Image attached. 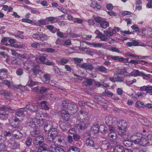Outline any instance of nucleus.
I'll list each match as a JSON object with an SVG mask.
<instances>
[{
    "mask_svg": "<svg viewBox=\"0 0 152 152\" xmlns=\"http://www.w3.org/2000/svg\"><path fill=\"white\" fill-rule=\"evenodd\" d=\"M113 77L117 81V82H122L124 81V77L123 76H121L118 74L115 73L114 74Z\"/></svg>",
    "mask_w": 152,
    "mask_h": 152,
    "instance_id": "nucleus-25",
    "label": "nucleus"
},
{
    "mask_svg": "<svg viewBox=\"0 0 152 152\" xmlns=\"http://www.w3.org/2000/svg\"><path fill=\"white\" fill-rule=\"evenodd\" d=\"M26 111L25 108H22L18 110L15 113L16 117L23 119L24 116V112Z\"/></svg>",
    "mask_w": 152,
    "mask_h": 152,
    "instance_id": "nucleus-12",
    "label": "nucleus"
},
{
    "mask_svg": "<svg viewBox=\"0 0 152 152\" xmlns=\"http://www.w3.org/2000/svg\"><path fill=\"white\" fill-rule=\"evenodd\" d=\"M90 6L93 8H96L98 9H99L101 8L100 4H98L97 2L96 1H93L91 4Z\"/></svg>",
    "mask_w": 152,
    "mask_h": 152,
    "instance_id": "nucleus-34",
    "label": "nucleus"
},
{
    "mask_svg": "<svg viewBox=\"0 0 152 152\" xmlns=\"http://www.w3.org/2000/svg\"><path fill=\"white\" fill-rule=\"evenodd\" d=\"M32 142V139L30 137H28L26 141V143L27 146H29Z\"/></svg>",
    "mask_w": 152,
    "mask_h": 152,
    "instance_id": "nucleus-64",
    "label": "nucleus"
},
{
    "mask_svg": "<svg viewBox=\"0 0 152 152\" xmlns=\"http://www.w3.org/2000/svg\"><path fill=\"white\" fill-rule=\"evenodd\" d=\"M100 26L104 29L107 28L109 26V23L105 21L104 19L100 23Z\"/></svg>",
    "mask_w": 152,
    "mask_h": 152,
    "instance_id": "nucleus-30",
    "label": "nucleus"
},
{
    "mask_svg": "<svg viewBox=\"0 0 152 152\" xmlns=\"http://www.w3.org/2000/svg\"><path fill=\"white\" fill-rule=\"evenodd\" d=\"M46 19L49 22L53 23L57 22L58 21V19L56 17H50L47 18H46Z\"/></svg>",
    "mask_w": 152,
    "mask_h": 152,
    "instance_id": "nucleus-38",
    "label": "nucleus"
},
{
    "mask_svg": "<svg viewBox=\"0 0 152 152\" xmlns=\"http://www.w3.org/2000/svg\"><path fill=\"white\" fill-rule=\"evenodd\" d=\"M0 94L4 96H7L10 95V93L7 91L0 90Z\"/></svg>",
    "mask_w": 152,
    "mask_h": 152,
    "instance_id": "nucleus-46",
    "label": "nucleus"
},
{
    "mask_svg": "<svg viewBox=\"0 0 152 152\" xmlns=\"http://www.w3.org/2000/svg\"><path fill=\"white\" fill-rule=\"evenodd\" d=\"M102 94L104 96H107L109 97H112L113 95V94L107 89L105 90L104 92L102 93Z\"/></svg>",
    "mask_w": 152,
    "mask_h": 152,
    "instance_id": "nucleus-37",
    "label": "nucleus"
},
{
    "mask_svg": "<svg viewBox=\"0 0 152 152\" xmlns=\"http://www.w3.org/2000/svg\"><path fill=\"white\" fill-rule=\"evenodd\" d=\"M26 108L31 112H36L38 110L39 107L35 103H33L31 104L26 105Z\"/></svg>",
    "mask_w": 152,
    "mask_h": 152,
    "instance_id": "nucleus-7",
    "label": "nucleus"
},
{
    "mask_svg": "<svg viewBox=\"0 0 152 152\" xmlns=\"http://www.w3.org/2000/svg\"><path fill=\"white\" fill-rule=\"evenodd\" d=\"M116 125L117 127L118 130H125L127 126V123L126 121L124 120L120 121H117L116 122Z\"/></svg>",
    "mask_w": 152,
    "mask_h": 152,
    "instance_id": "nucleus-3",
    "label": "nucleus"
},
{
    "mask_svg": "<svg viewBox=\"0 0 152 152\" xmlns=\"http://www.w3.org/2000/svg\"><path fill=\"white\" fill-rule=\"evenodd\" d=\"M36 120L34 118H28L26 121V125L27 126H30L32 128L37 127L36 126Z\"/></svg>",
    "mask_w": 152,
    "mask_h": 152,
    "instance_id": "nucleus-13",
    "label": "nucleus"
},
{
    "mask_svg": "<svg viewBox=\"0 0 152 152\" xmlns=\"http://www.w3.org/2000/svg\"><path fill=\"white\" fill-rule=\"evenodd\" d=\"M88 45L95 48H101L103 46L102 44L100 43H89Z\"/></svg>",
    "mask_w": 152,
    "mask_h": 152,
    "instance_id": "nucleus-45",
    "label": "nucleus"
},
{
    "mask_svg": "<svg viewBox=\"0 0 152 152\" xmlns=\"http://www.w3.org/2000/svg\"><path fill=\"white\" fill-rule=\"evenodd\" d=\"M58 9L64 13H67L68 10L64 8L59 6L58 7Z\"/></svg>",
    "mask_w": 152,
    "mask_h": 152,
    "instance_id": "nucleus-60",
    "label": "nucleus"
},
{
    "mask_svg": "<svg viewBox=\"0 0 152 152\" xmlns=\"http://www.w3.org/2000/svg\"><path fill=\"white\" fill-rule=\"evenodd\" d=\"M105 120L107 124H113L115 123L117 119L114 116L109 115L106 117Z\"/></svg>",
    "mask_w": 152,
    "mask_h": 152,
    "instance_id": "nucleus-14",
    "label": "nucleus"
},
{
    "mask_svg": "<svg viewBox=\"0 0 152 152\" xmlns=\"http://www.w3.org/2000/svg\"><path fill=\"white\" fill-rule=\"evenodd\" d=\"M117 144L115 145L114 149V152H123L124 150L123 146L120 145H116Z\"/></svg>",
    "mask_w": 152,
    "mask_h": 152,
    "instance_id": "nucleus-27",
    "label": "nucleus"
},
{
    "mask_svg": "<svg viewBox=\"0 0 152 152\" xmlns=\"http://www.w3.org/2000/svg\"><path fill=\"white\" fill-rule=\"evenodd\" d=\"M8 144L13 149H18L19 148L20 144L13 138H10L8 141Z\"/></svg>",
    "mask_w": 152,
    "mask_h": 152,
    "instance_id": "nucleus-4",
    "label": "nucleus"
},
{
    "mask_svg": "<svg viewBox=\"0 0 152 152\" xmlns=\"http://www.w3.org/2000/svg\"><path fill=\"white\" fill-rule=\"evenodd\" d=\"M144 140L145 139L146 143L143 144V146H145L147 144H149L152 145V135L148 134L146 137L143 138Z\"/></svg>",
    "mask_w": 152,
    "mask_h": 152,
    "instance_id": "nucleus-20",
    "label": "nucleus"
},
{
    "mask_svg": "<svg viewBox=\"0 0 152 152\" xmlns=\"http://www.w3.org/2000/svg\"><path fill=\"white\" fill-rule=\"evenodd\" d=\"M41 104L44 109L46 110H48L49 109V107H48V105L46 104V102L44 101L41 102Z\"/></svg>",
    "mask_w": 152,
    "mask_h": 152,
    "instance_id": "nucleus-52",
    "label": "nucleus"
},
{
    "mask_svg": "<svg viewBox=\"0 0 152 152\" xmlns=\"http://www.w3.org/2000/svg\"><path fill=\"white\" fill-rule=\"evenodd\" d=\"M132 141L135 144H139L143 146V144L146 143L145 139L144 140L142 135L139 133H135L131 136Z\"/></svg>",
    "mask_w": 152,
    "mask_h": 152,
    "instance_id": "nucleus-1",
    "label": "nucleus"
},
{
    "mask_svg": "<svg viewBox=\"0 0 152 152\" xmlns=\"http://www.w3.org/2000/svg\"><path fill=\"white\" fill-rule=\"evenodd\" d=\"M36 125H38L39 126L42 125L43 123V121L42 118H40V119L36 120Z\"/></svg>",
    "mask_w": 152,
    "mask_h": 152,
    "instance_id": "nucleus-53",
    "label": "nucleus"
},
{
    "mask_svg": "<svg viewBox=\"0 0 152 152\" xmlns=\"http://www.w3.org/2000/svg\"><path fill=\"white\" fill-rule=\"evenodd\" d=\"M49 150L51 152H65L63 148L59 147H56L54 145L50 146Z\"/></svg>",
    "mask_w": 152,
    "mask_h": 152,
    "instance_id": "nucleus-10",
    "label": "nucleus"
},
{
    "mask_svg": "<svg viewBox=\"0 0 152 152\" xmlns=\"http://www.w3.org/2000/svg\"><path fill=\"white\" fill-rule=\"evenodd\" d=\"M75 126L78 129L81 130L85 129L86 125L84 123L82 124H77L75 125Z\"/></svg>",
    "mask_w": 152,
    "mask_h": 152,
    "instance_id": "nucleus-54",
    "label": "nucleus"
},
{
    "mask_svg": "<svg viewBox=\"0 0 152 152\" xmlns=\"http://www.w3.org/2000/svg\"><path fill=\"white\" fill-rule=\"evenodd\" d=\"M49 37V36L45 34H41L39 40L42 41H46L48 39Z\"/></svg>",
    "mask_w": 152,
    "mask_h": 152,
    "instance_id": "nucleus-43",
    "label": "nucleus"
},
{
    "mask_svg": "<svg viewBox=\"0 0 152 152\" xmlns=\"http://www.w3.org/2000/svg\"><path fill=\"white\" fill-rule=\"evenodd\" d=\"M99 131L102 134H105L108 131L107 128L104 125H100L99 126Z\"/></svg>",
    "mask_w": 152,
    "mask_h": 152,
    "instance_id": "nucleus-24",
    "label": "nucleus"
},
{
    "mask_svg": "<svg viewBox=\"0 0 152 152\" xmlns=\"http://www.w3.org/2000/svg\"><path fill=\"white\" fill-rule=\"evenodd\" d=\"M133 71L134 77L145 76L148 78L150 77V75L145 74L143 72H140L138 69H134Z\"/></svg>",
    "mask_w": 152,
    "mask_h": 152,
    "instance_id": "nucleus-11",
    "label": "nucleus"
},
{
    "mask_svg": "<svg viewBox=\"0 0 152 152\" xmlns=\"http://www.w3.org/2000/svg\"><path fill=\"white\" fill-rule=\"evenodd\" d=\"M63 141V137L60 136L58 135L56 137L54 140H52L54 143L58 146H62V143Z\"/></svg>",
    "mask_w": 152,
    "mask_h": 152,
    "instance_id": "nucleus-16",
    "label": "nucleus"
},
{
    "mask_svg": "<svg viewBox=\"0 0 152 152\" xmlns=\"http://www.w3.org/2000/svg\"><path fill=\"white\" fill-rule=\"evenodd\" d=\"M44 141L43 137L41 135H39L34 139L33 143L35 146L38 147L43 143Z\"/></svg>",
    "mask_w": 152,
    "mask_h": 152,
    "instance_id": "nucleus-2",
    "label": "nucleus"
},
{
    "mask_svg": "<svg viewBox=\"0 0 152 152\" xmlns=\"http://www.w3.org/2000/svg\"><path fill=\"white\" fill-rule=\"evenodd\" d=\"M3 110H2L0 112V119L1 120H6L8 118V115L6 113V112H4V111L7 110V108L5 107H3Z\"/></svg>",
    "mask_w": 152,
    "mask_h": 152,
    "instance_id": "nucleus-18",
    "label": "nucleus"
},
{
    "mask_svg": "<svg viewBox=\"0 0 152 152\" xmlns=\"http://www.w3.org/2000/svg\"><path fill=\"white\" fill-rule=\"evenodd\" d=\"M49 148H47V145L46 144L42 145L38 149V152H41L42 151L49 150Z\"/></svg>",
    "mask_w": 152,
    "mask_h": 152,
    "instance_id": "nucleus-36",
    "label": "nucleus"
},
{
    "mask_svg": "<svg viewBox=\"0 0 152 152\" xmlns=\"http://www.w3.org/2000/svg\"><path fill=\"white\" fill-rule=\"evenodd\" d=\"M86 144L88 146L90 147L94 148V142L92 138L89 137L87 138L86 140Z\"/></svg>",
    "mask_w": 152,
    "mask_h": 152,
    "instance_id": "nucleus-22",
    "label": "nucleus"
},
{
    "mask_svg": "<svg viewBox=\"0 0 152 152\" xmlns=\"http://www.w3.org/2000/svg\"><path fill=\"white\" fill-rule=\"evenodd\" d=\"M40 71L39 65L38 64H36L30 70L29 73L36 76Z\"/></svg>",
    "mask_w": 152,
    "mask_h": 152,
    "instance_id": "nucleus-9",
    "label": "nucleus"
},
{
    "mask_svg": "<svg viewBox=\"0 0 152 152\" xmlns=\"http://www.w3.org/2000/svg\"><path fill=\"white\" fill-rule=\"evenodd\" d=\"M110 28H109L108 30H107V31H106L105 32L106 34H107V35L109 34L111 36H112L114 34H115L116 33V31H118L120 30V28H119L117 27H115L112 30V31H111L110 30Z\"/></svg>",
    "mask_w": 152,
    "mask_h": 152,
    "instance_id": "nucleus-23",
    "label": "nucleus"
},
{
    "mask_svg": "<svg viewBox=\"0 0 152 152\" xmlns=\"http://www.w3.org/2000/svg\"><path fill=\"white\" fill-rule=\"evenodd\" d=\"M116 144L117 142L115 141L112 142L110 143L104 142L103 143V147L105 150H107L110 148L111 147H114Z\"/></svg>",
    "mask_w": 152,
    "mask_h": 152,
    "instance_id": "nucleus-15",
    "label": "nucleus"
},
{
    "mask_svg": "<svg viewBox=\"0 0 152 152\" xmlns=\"http://www.w3.org/2000/svg\"><path fill=\"white\" fill-rule=\"evenodd\" d=\"M70 101L68 100H65L63 101L62 102V105L64 108L65 109H68V106L70 102Z\"/></svg>",
    "mask_w": 152,
    "mask_h": 152,
    "instance_id": "nucleus-44",
    "label": "nucleus"
},
{
    "mask_svg": "<svg viewBox=\"0 0 152 152\" xmlns=\"http://www.w3.org/2000/svg\"><path fill=\"white\" fill-rule=\"evenodd\" d=\"M43 81L45 83L49 84L50 83L51 76L48 74H44L43 75Z\"/></svg>",
    "mask_w": 152,
    "mask_h": 152,
    "instance_id": "nucleus-26",
    "label": "nucleus"
},
{
    "mask_svg": "<svg viewBox=\"0 0 152 152\" xmlns=\"http://www.w3.org/2000/svg\"><path fill=\"white\" fill-rule=\"evenodd\" d=\"M48 134V135L50 134V136L48 137V139H49V140L51 141L54 140L55 138L58 136V133L56 130V129L54 128H52L51 132H49Z\"/></svg>",
    "mask_w": 152,
    "mask_h": 152,
    "instance_id": "nucleus-6",
    "label": "nucleus"
},
{
    "mask_svg": "<svg viewBox=\"0 0 152 152\" xmlns=\"http://www.w3.org/2000/svg\"><path fill=\"white\" fill-rule=\"evenodd\" d=\"M68 109L72 110L73 109H77V104L73 102L70 101L68 106Z\"/></svg>",
    "mask_w": 152,
    "mask_h": 152,
    "instance_id": "nucleus-28",
    "label": "nucleus"
},
{
    "mask_svg": "<svg viewBox=\"0 0 152 152\" xmlns=\"http://www.w3.org/2000/svg\"><path fill=\"white\" fill-rule=\"evenodd\" d=\"M73 140L75 141H78L80 138V136L78 134H75L72 136Z\"/></svg>",
    "mask_w": 152,
    "mask_h": 152,
    "instance_id": "nucleus-58",
    "label": "nucleus"
},
{
    "mask_svg": "<svg viewBox=\"0 0 152 152\" xmlns=\"http://www.w3.org/2000/svg\"><path fill=\"white\" fill-rule=\"evenodd\" d=\"M109 127V130L110 132H115V131H118V129L116 125L115 127H114L113 125H109L108 126Z\"/></svg>",
    "mask_w": 152,
    "mask_h": 152,
    "instance_id": "nucleus-33",
    "label": "nucleus"
},
{
    "mask_svg": "<svg viewBox=\"0 0 152 152\" xmlns=\"http://www.w3.org/2000/svg\"><path fill=\"white\" fill-rule=\"evenodd\" d=\"M67 152H80V150L76 147L71 146L69 147Z\"/></svg>",
    "mask_w": 152,
    "mask_h": 152,
    "instance_id": "nucleus-31",
    "label": "nucleus"
},
{
    "mask_svg": "<svg viewBox=\"0 0 152 152\" xmlns=\"http://www.w3.org/2000/svg\"><path fill=\"white\" fill-rule=\"evenodd\" d=\"M36 26H40L42 25H45L46 24L45 20L44 19H41L39 20L37 22L36 24Z\"/></svg>",
    "mask_w": 152,
    "mask_h": 152,
    "instance_id": "nucleus-42",
    "label": "nucleus"
},
{
    "mask_svg": "<svg viewBox=\"0 0 152 152\" xmlns=\"http://www.w3.org/2000/svg\"><path fill=\"white\" fill-rule=\"evenodd\" d=\"M34 129L30 132V134L33 137H35V135L39 134L40 133V131L38 129L36 128V127H35Z\"/></svg>",
    "mask_w": 152,
    "mask_h": 152,
    "instance_id": "nucleus-35",
    "label": "nucleus"
},
{
    "mask_svg": "<svg viewBox=\"0 0 152 152\" xmlns=\"http://www.w3.org/2000/svg\"><path fill=\"white\" fill-rule=\"evenodd\" d=\"M16 73L18 76H21L23 74V70L21 68H18L16 70Z\"/></svg>",
    "mask_w": 152,
    "mask_h": 152,
    "instance_id": "nucleus-56",
    "label": "nucleus"
},
{
    "mask_svg": "<svg viewBox=\"0 0 152 152\" xmlns=\"http://www.w3.org/2000/svg\"><path fill=\"white\" fill-rule=\"evenodd\" d=\"M10 50L13 56L18 57H20V54L17 52L15 50L11 49Z\"/></svg>",
    "mask_w": 152,
    "mask_h": 152,
    "instance_id": "nucleus-57",
    "label": "nucleus"
},
{
    "mask_svg": "<svg viewBox=\"0 0 152 152\" xmlns=\"http://www.w3.org/2000/svg\"><path fill=\"white\" fill-rule=\"evenodd\" d=\"M59 124L60 127L64 131L66 130L67 128V124H66L63 121H60L59 123Z\"/></svg>",
    "mask_w": 152,
    "mask_h": 152,
    "instance_id": "nucleus-32",
    "label": "nucleus"
},
{
    "mask_svg": "<svg viewBox=\"0 0 152 152\" xmlns=\"http://www.w3.org/2000/svg\"><path fill=\"white\" fill-rule=\"evenodd\" d=\"M13 87L15 89H19L22 91H23V88H26V87L23 86L21 85L13 86Z\"/></svg>",
    "mask_w": 152,
    "mask_h": 152,
    "instance_id": "nucleus-48",
    "label": "nucleus"
},
{
    "mask_svg": "<svg viewBox=\"0 0 152 152\" xmlns=\"http://www.w3.org/2000/svg\"><path fill=\"white\" fill-rule=\"evenodd\" d=\"M46 27L49 29L51 32L55 33L56 32V28H54L53 26L51 25H48L46 26Z\"/></svg>",
    "mask_w": 152,
    "mask_h": 152,
    "instance_id": "nucleus-50",
    "label": "nucleus"
},
{
    "mask_svg": "<svg viewBox=\"0 0 152 152\" xmlns=\"http://www.w3.org/2000/svg\"><path fill=\"white\" fill-rule=\"evenodd\" d=\"M73 138V137L71 135H68L67 137V140L68 142L70 143L74 142Z\"/></svg>",
    "mask_w": 152,
    "mask_h": 152,
    "instance_id": "nucleus-61",
    "label": "nucleus"
},
{
    "mask_svg": "<svg viewBox=\"0 0 152 152\" xmlns=\"http://www.w3.org/2000/svg\"><path fill=\"white\" fill-rule=\"evenodd\" d=\"M36 84V82L31 79H30L28 81L27 85L28 86H31Z\"/></svg>",
    "mask_w": 152,
    "mask_h": 152,
    "instance_id": "nucleus-62",
    "label": "nucleus"
},
{
    "mask_svg": "<svg viewBox=\"0 0 152 152\" xmlns=\"http://www.w3.org/2000/svg\"><path fill=\"white\" fill-rule=\"evenodd\" d=\"M61 117L63 120L66 121H69L70 115L68 112L66 110H63L61 112Z\"/></svg>",
    "mask_w": 152,
    "mask_h": 152,
    "instance_id": "nucleus-17",
    "label": "nucleus"
},
{
    "mask_svg": "<svg viewBox=\"0 0 152 152\" xmlns=\"http://www.w3.org/2000/svg\"><path fill=\"white\" fill-rule=\"evenodd\" d=\"M104 31V34H103L102 32H100L98 30H96L95 32L96 33V32H98L97 33V36L96 37L100 39L101 40L103 41H106L107 39V36H111V35H110L109 34L107 35L108 34H106L105 31Z\"/></svg>",
    "mask_w": 152,
    "mask_h": 152,
    "instance_id": "nucleus-5",
    "label": "nucleus"
},
{
    "mask_svg": "<svg viewBox=\"0 0 152 152\" xmlns=\"http://www.w3.org/2000/svg\"><path fill=\"white\" fill-rule=\"evenodd\" d=\"M146 93L149 94L150 95H152V86H146Z\"/></svg>",
    "mask_w": 152,
    "mask_h": 152,
    "instance_id": "nucleus-51",
    "label": "nucleus"
},
{
    "mask_svg": "<svg viewBox=\"0 0 152 152\" xmlns=\"http://www.w3.org/2000/svg\"><path fill=\"white\" fill-rule=\"evenodd\" d=\"M2 83H4V85L7 86L9 88H11L12 87H13V86L12 84V83L7 80H4L2 81Z\"/></svg>",
    "mask_w": 152,
    "mask_h": 152,
    "instance_id": "nucleus-41",
    "label": "nucleus"
},
{
    "mask_svg": "<svg viewBox=\"0 0 152 152\" xmlns=\"http://www.w3.org/2000/svg\"><path fill=\"white\" fill-rule=\"evenodd\" d=\"M16 118H15L14 120V121L15 123H17V124L15 125L13 124V123H11V126L15 128L18 126L19 125L18 122L21 121L23 120V118H19L16 117Z\"/></svg>",
    "mask_w": 152,
    "mask_h": 152,
    "instance_id": "nucleus-29",
    "label": "nucleus"
},
{
    "mask_svg": "<svg viewBox=\"0 0 152 152\" xmlns=\"http://www.w3.org/2000/svg\"><path fill=\"white\" fill-rule=\"evenodd\" d=\"M22 21L23 22L27 23L30 24H31L32 23L33 21L28 18H23L22 20Z\"/></svg>",
    "mask_w": 152,
    "mask_h": 152,
    "instance_id": "nucleus-63",
    "label": "nucleus"
},
{
    "mask_svg": "<svg viewBox=\"0 0 152 152\" xmlns=\"http://www.w3.org/2000/svg\"><path fill=\"white\" fill-rule=\"evenodd\" d=\"M50 90L48 88H46L44 86H42L40 87L39 91V93L42 94Z\"/></svg>",
    "mask_w": 152,
    "mask_h": 152,
    "instance_id": "nucleus-39",
    "label": "nucleus"
},
{
    "mask_svg": "<svg viewBox=\"0 0 152 152\" xmlns=\"http://www.w3.org/2000/svg\"><path fill=\"white\" fill-rule=\"evenodd\" d=\"M124 146L127 147H129L132 145V142L129 140H125L123 141Z\"/></svg>",
    "mask_w": 152,
    "mask_h": 152,
    "instance_id": "nucleus-47",
    "label": "nucleus"
},
{
    "mask_svg": "<svg viewBox=\"0 0 152 152\" xmlns=\"http://www.w3.org/2000/svg\"><path fill=\"white\" fill-rule=\"evenodd\" d=\"M110 50L113 52H115L120 53H121V52L118 48L115 47L110 48Z\"/></svg>",
    "mask_w": 152,
    "mask_h": 152,
    "instance_id": "nucleus-59",
    "label": "nucleus"
},
{
    "mask_svg": "<svg viewBox=\"0 0 152 152\" xmlns=\"http://www.w3.org/2000/svg\"><path fill=\"white\" fill-rule=\"evenodd\" d=\"M91 130L94 133H97L99 131V127L98 125L93 126L91 128Z\"/></svg>",
    "mask_w": 152,
    "mask_h": 152,
    "instance_id": "nucleus-40",
    "label": "nucleus"
},
{
    "mask_svg": "<svg viewBox=\"0 0 152 152\" xmlns=\"http://www.w3.org/2000/svg\"><path fill=\"white\" fill-rule=\"evenodd\" d=\"M81 67L85 69L86 70L91 71L94 69V67L92 65L89 64L84 63L81 65Z\"/></svg>",
    "mask_w": 152,
    "mask_h": 152,
    "instance_id": "nucleus-21",
    "label": "nucleus"
},
{
    "mask_svg": "<svg viewBox=\"0 0 152 152\" xmlns=\"http://www.w3.org/2000/svg\"><path fill=\"white\" fill-rule=\"evenodd\" d=\"M53 126L52 122L50 120H48L45 123V124L44 126V129L47 133H48L49 132H51V130L52 129V128Z\"/></svg>",
    "mask_w": 152,
    "mask_h": 152,
    "instance_id": "nucleus-8",
    "label": "nucleus"
},
{
    "mask_svg": "<svg viewBox=\"0 0 152 152\" xmlns=\"http://www.w3.org/2000/svg\"><path fill=\"white\" fill-rule=\"evenodd\" d=\"M40 34H40L39 32L34 33L32 35V37L34 39L39 40Z\"/></svg>",
    "mask_w": 152,
    "mask_h": 152,
    "instance_id": "nucleus-49",
    "label": "nucleus"
},
{
    "mask_svg": "<svg viewBox=\"0 0 152 152\" xmlns=\"http://www.w3.org/2000/svg\"><path fill=\"white\" fill-rule=\"evenodd\" d=\"M12 135L17 139H19L23 136L22 133L17 130H14L12 132Z\"/></svg>",
    "mask_w": 152,
    "mask_h": 152,
    "instance_id": "nucleus-19",
    "label": "nucleus"
},
{
    "mask_svg": "<svg viewBox=\"0 0 152 152\" xmlns=\"http://www.w3.org/2000/svg\"><path fill=\"white\" fill-rule=\"evenodd\" d=\"M108 136L113 139H115L116 138V134L115 132H110L108 134Z\"/></svg>",
    "mask_w": 152,
    "mask_h": 152,
    "instance_id": "nucleus-55",
    "label": "nucleus"
}]
</instances>
